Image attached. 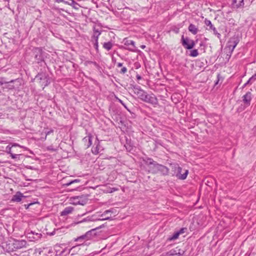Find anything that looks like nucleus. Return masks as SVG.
<instances>
[{"label": "nucleus", "instance_id": "obj_1", "mask_svg": "<svg viewBox=\"0 0 256 256\" xmlns=\"http://www.w3.org/2000/svg\"><path fill=\"white\" fill-rule=\"evenodd\" d=\"M134 92L138 98L142 100L151 104H158V100L156 98L154 94H148L144 90L141 89L140 87H134Z\"/></svg>", "mask_w": 256, "mask_h": 256}, {"label": "nucleus", "instance_id": "obj_2", "mask_svg": "<svg viewBox=\"0 0 256 256\" xmlns=\"http://www.w3.org/2000/svg\"><path fill=\"white\" fill-rule=\"evenodd\" d=\"M147 163L150 166V172L152 174L160 172L163 175H167L168 173V168L163 165L158 164L152 159H148Z\"/></svg>", "mask_w": 256, "mask_h": 256}, {"label": "nucleus", "instance_id": "obj_3", "mask_svg": "<svg viewBox=\"0 0 256 256\" xmlns=\"http://www.w3.org/2000/svg\"><path fill=\"white\" fill-rule=\"evenodd\" d=\"M111 212H112L110 210H106L100 216V218H97L95 215H93L92 216L87 217L86 218L84 219L80 222L87 221L104 220H109L110 218V216H106V215Z\"/></svg>", "mask_w": 256, "mask_h": 256}, {"label": "nucleus", "instance_id": "obj_4", "mask_svg": "<svg viewBox=\"0 0 256 256\" xmlns=\"http://www.w3.org/2000/svg\"><path fill=\"white\" fill-rule=\"evenodd\" d=\"M174 168L175 169V170L176 171V176L180 180H185L188 173V170H184V172L183 174H181L182 168L180 167L178 164H175L174 166Z\"/></svg>", "mask_w": 256, "mask_h": 256}, {"label": "nucleus", "instance_id": "obj_5", "mask_svg": "<svg viewBox=\"0 0 256 256\" xmlns=\"http://www.w3.org/2000/svg\"><path fill=\"white\" fill-rule=\"evenodd\" d=\"M204 24L207 26V30H212L214 34L216 35L218 38H220V34L217 32L216 28L213 26L210 20L206 18L204 20Z\"/></svg>", "mask_w": 256, "mask_h": 256}, {"label": "nucleus", "instance_id": "obj_6", "mask_svg": "<svg viewBox=\"0 0 256 256\" xmlns=\"http://www.w3.org/2000/svg\"><path fill=\"white\" fill-rule=\"evenodd\" d=\"M239 42L238 38L236 36L231 38L228 42V47L232 52Z\"/></svg>", "mask_w": 256, "mask_h": 256}, {"label": "nucleus", "instance_id": "obj_7", "mask_svg": "<svg viewBox=\"0 0 256 256\" xmlns=\"http://www.w3.org/2000/svg\"><path fill=\"white\" fill-rule=\"evenodd\" d=\"M252 99V94L250 92H247L246 94L242 96V102L246 106L250 104V102Z\"/></svg>", "mask_w": 256, "mask_h": 256}, {"label": "nucleus", "instance_id": "obj_8", "mask_svg": "<svg viewBox=\"0 0 256 256\" xmlns=\"http://www.w3.org/2000/svg\"><path fill=\"white\" fill-rule=\"evenodd\" d=\"M26 196H24L20 192H17L14 195L10 200L12 202H20L23 198H26Z\"/></svg>", "mask_w": 256, "mask_h": 256}, {"label": "nucleus", "instance_id": "obj_9", "mask_svg": "<svg viewBox=\"0 0 256 256\" xmlns=\"http://www.w3.org/2000/svg\"><path fill=\"white\" fill-rule=\"evenodd\" d=\"M182 45L187 49H192L194 46L193 40H189L188 38H184V36L182 37Z\"/></svg>", "mask_w": 256, "mask_h": 256}, {"label": "nucleus", "instance_id": "obj_10", "mask_svg": "<svg viewBox=\"0 0 256 256\" xmlns=\"http://www.w3.org/2000/svg\"><path fill=\"white\" fill-rule=\"evenodd\" d=\"M91 238V231H88L86 232L84 234L74 239L75 242L78 241H86L90 240Z\"/></svg>", "mask_w": 256, "mask_h": 256}, {"label": "nucleus", "instance_id": "obj_11", "mask_svg": "<svg viewBox=\"0 0 256 256\" xmlns=\"http://www.w3.org/2000/svg\"><path fill=\"white\" fill-rule=\"evenodd\" d=\"M232 6L234 8H241L244 6V0H232Z\"/></svg>", "mask_w": 256, "mask_h": 256}, {"label": "nucleus", "instance_id": "obj_12", "mask_svg": "<svg viewBox=\"0 0 256 256\" xmlns=\"http://www.w3.org/2000/svg\"><path fill=\"white\" fill-rule=\"evenodd\" d=\"M124 45L127 46H132V47L128 48V49L132 51L136 50H135L136 46L134 45V41L126 38L124 40Z\"/></svg>", "mask_w": 256, "mask_h": 256}, {"label": "nucleus", "instance_id": "obj_13", "mask_svg": "<svg viewBox=\"0 0 256 256\" xmlns=\"http://www.w3.org/2000/svg\"><path fill=\"white\" fill-rule=\"evenodd\" d=\"M92 136L90 134L83 138L82 142L87 148L90 147L92 144Z\"/></svg>", "mask_w": 256, "mask_h": 256}, {"label": "nucleus", "instance_id": "obj_14", "mask_svg": "<svg viewBox=\"0 0 256 256\" xmlns=\"http://www.w3.org/2000/svg\"><path fill=\"white\" fill-rule=\"evenodd\" d=\"M26 244V242L24 240H16L14 243V247L16 248L20 249L24 247Z\"/></svg>", "mask_w": 256, "mask_h": 256}, {"label": "nucleus", "instance_id": "obj_15", "mask_svg": "<svg viewBox=\"0 0 256 256\" xmlns=\"http://www.w3.org/2000/svg\"><path fill=\"white\" fill-rule=\"evenodd\" d=\"M74 210V208L72 206L66 207L60 213L62 216H66L71 214Z\"/></svg>", "mask_w": 256, "mask_h": 256}, {"label": "nucleus", "instance_id": "obj_16", "mask_svg": "<svg viewBox=\"0 0 256 256\" xmlns=\"http://www.w3.org/2000/svg\"><path fill=\"white\" fill-rule=\"evenodd\" d=\"M188 30L192 34H196L198 32V28L193 24H190L188 26Z\"/></svg>", "mask_w": 256, "mask_h": 256}, {"label": "nucleus", "instance_id": "obj_17", "mask_svg": "<svg viewBox=\"0 0 256 256\" xmlns=\"http://www.w3.org/2000/svg\"><path fill=\"white\" fill-rule=\"evenodd\" d=\"M97 144L95 147H92V154H97L100 152V146L99 144V142H97Z\"/></svg>", "mask_w": 256, "mask_h": 256}, {"label": "nucleus", "instance_id": "obj_18", "mask_svg": "<svg viewBox=\"0 0 256 256\" xmlns=\"http://www.w3.org/2000/svg\"><path fill=\"white\" fill-rule=\"evenodd\" d=\"M28 236L29 238H33L34 239L37 240L38 238H40V234L32 232L31 233L28 234Z\"/></svg>", "mask_w": 256, "mask_h": 256}, {"label": "nucleus", "instance_id": "obj_19", "mask_svg": "<svg viewBox=\"0 0 256 256\" xmlns=\"http://www.w3.org/2000/svg\"><path fill=\"white\" fill-rule=\"evenodd\" d=\"M58 2H62L65 4H68L70 6H72L73 4H76V2L74 0H56Z\"/></svg>", "mask_w": 256, "mask_h": 256}, {"label": "nucleus", "instance_id": "obj_20", "mask_svg": "<svg viewBox=\"0 0 256 256\" xmlns=\"http://www.w3.org/2000/svg\"><path fill=\"white\" fill-rule=\"evenodd\" d=\"M103 47L104 48L106 49L107 50H110L112 49V44L110 42H104L103 44Z\"/></svg>", "mask_w": 256, "mask_h": 256}, {"label": "nucleus", "instance_id": "obj_21", "mask_svg": "<svg viewBox=\"0 0 256 256\" xmlns=\"http://www.w3.org/2000/svg\"><path fill=\"white\" fill-rule=\"evenodd\" d=\"M179 233L177 232H174L172 236L168 238V240L171 241L177 239L179 236Z\"/></svg>", "mask_w": 256, "mask_h": 256}, {"label": "nucleus", "instance_id": "obj_22", "mask_svg": "<svg viewBox=\"0 0 256 256\" xmlns=\"http://www.w3.org/2000/svg\"><path fill=\"white\" fill-rule=\"evenodd\" d=\"M100 35V33H98V36H96L95 35H94V40H95V42L94 44V47L96 48V50H98V36Z\"/></svg>", "mask_w": 256, "mask_h": 256}, {"label": "nucleus", "instance_id": "obj_23", "mask_svg": "<svg viewBox=\"0 0 256 256\" xmlns=\"http://www.w3.org/2000/svg\"><path fill=\"white\" fill-rule=\"evenodd\" d=\"M198 54V52L197 50H193L190 52V56L192 57L197 56Z\"/></svg>", "mask_w": 256, "mask_h": 256}, {"label": "nucleus", "instance_id": "obj_24", "mask_svg": "<svg viewBox=\"0 0 256 256\" xmlns=\"http://www.w3.org/2000/svg\"><path fill=\"white\" fill-rule=\"evenodd\" d=\"M6 151L8 153L10 154L12 152V147L10 146H8L6 148Z\"/></svg>", "mask_w": 256, "mask_h": 256}, {"label": "nucleus", "instance_id": "obj_25", "mask_svg": "<svg viewBox=\"0 0 256 256\" xmlns=\"http://www.w3.org/2000/svg\"><path fill=\"white\" fill-rule=\"evenodd\" d=\"M127 72V68H126V67H123L120 71V74H125L126 72Z\"/></svg>", "mask_w": 256, "mask_h": 256}, {"label": "nucleus", "instance_id": "obj_26", "mask_svg": "<svg viewBox=\"0 0 256 256\" xmlns=\"http://www.w3.org/2000/svg\"><path fill=\"white\" fill-rule=\"evenodd\" d=\"M186 230V228H182L179 231L177 232L179 233V235L182 234H184Z\"/></svg>", "mask_w": 256, "mask_h": 256}, {"label": "nucleus", "instance_id": "obj_27", "mask_svg": "<svg viewBox=\"0 0 256 256\" xmlns=\"http://www.w3.org/2000/svg\"><path fill=\"white\" fill-rule=\"evenodd\" d=\"M10 156L12 157V159H16V158H17L19 154H12V153H11V154H10Z\"/></svg>", "mask_w": 256, "mask_h": 256}, {"label": "nucleus", "instance_id": "obj_28", "mask_svg": "<svg viewBox=\"0 0 256 256\" xmlns=\"http://www.w3.org/2000/svg\"><path fill=\"white\" fill-rule=\"evenodd\" d=\"M80 182V180H78V179H76V180H72L71 182H68V184H67V185L68 186H69L71 184H72V183H74V182Z\"/></svg>", "mask_w": 256, "mask_h": 256}, {"label": "nucleus", "instance_id": "obj_29", "mask_svg": "<svg viewBox=\"0 0 256 256\" xmlns=\"http://www.w3.org/2000/svg\"><path fill=\"white\" fill-rule=\"evenodd\" d=\"M47 150H51L52 152H54L56 150V148H53V147L52 146H48L47 148Z\"/></svg>", "mask_w": 256, "mask_h": 256}, {"label": "nucleus", "instance_id": "obj_30", "mask_svg": "<svg viewBox=\"0 0 256 256\" xmlns=\"http://www.w3.org/2000/svg\"><path fill=\"white\" fill-rule=\"evenodd\" d=\"M118 190V188H110V191H108V192H110V193H112L113 192H114V191H116V190Z\"/></svg>", "mask_w": 256, "mask_h": 256}, {"label": "nucleus", "instance_id": "obj_31", "mask_svg": "<svg viewBox=\"0 0 256 256\" xmlns=\"http://www.w3.org/2000/svg\"><path fill=\"white\" fill-rule=\"evenodd\" d=\"M184 253V252L183 250H182V252H178V253H176V254L177 255V256H182Z\"/></svg>", "mask_w": 256, "mask_h": 256}, {"label": "nucleus", "instance_id": "obj_32", "mask_svg": "<svg viewBox=\"0 0 256 256\" xmlns=\"http://www.w3.org/2000/svg\"><path fill=\"white\" fill-rule=\"evenodd\" d=\"M74 204H81V205L84 204L82 202H81L80 200H78L77 202H74Z\"/></svg>", "mask_w": 256, "mask_h": 256}, {"label": "nucleus", "instance_id": "obj_33", "mask_svg": "<svg viewBox=\"0 0 256 256\" xmlns=\"http://www.w3.org/2000/svg\"><path fill=\"white\" fill-rule=\"evenodd\" d=\"M53 132V130H50V131H48V132H46V137H45V139H46V136L50 134V133L52 132Z\"/></svg>", "mask_w": 256, "mask_h": 256}, {"label": "nucleus", "instance_id": "obj_34", "mask_svg": "<svg viewBox=\"0 0 256 256\" xmlns=\"http://www.w3.org/2000/svg\"><path fill=\"white\" fill-rule=\"evenodd\" d=\"M32 203L29 204H28V205L25 204L24 206H25L26 208L28 209V208L29 206L32 205Z\"/></svg>", "mask_w": 256, "mask_h": 256}, {"label": "nucleus", "instance_id": "obj_35", "mask_svg": "<svg viewBox=\"0 0 256 256\" xmlns=\"http://www.w3.org/2000/svg\"><path fill=\"white\" fill-rule=\"evenodd\" d=\"M98 33H100L98 30H96L94 32V35H95L96 36H98Z\"/></svg>", "mask_w": 256, "mask_h": 256}, {"label": "nucleus", "instance_id": "obj_36", "mask_svg": "<svg viewBox=\"0 0 256 256\" xmlns=\"http://www.w3.org/2000/svg\"><path fill=\"white\" fill-rule=\"evenodd\" d=\"M117 66H118V67H121V66H122V63H120V62H119V63H118V64H117Z\"/></svg>", "mask_w": 256, "mask_h": 256}, {"label": "nucleus", "instance_id": "obj_37", "mask_svg": "<svg viewBox=\"0 0 256 256\" xmlns=\"http://www.w3.org/2000/svg\"><path fill=\"white\" fill-rule=\"evenodd\" d=\"M136 78L138 80H141L142 79V77L140 76V75H137L136 76Z\"/></svg>", "mask_w": 256, "mask_h": 256}, {"label": "nucleus", "instance_id": "obj_38", "mask_svg": "<svg viewBox=\"0 0 256 256\" xmlns=\"http://www.w3.org/2000/svg\"><path fill=\"white\" fill-rule=\"evenodd\" d=\"M119 102L125 107L126 108V106L124 105V104L123 103L122 101L121 100H119Z\"/></svg>", "mask_w": 256, "mask_h": 256}, {"label": "nucleus", "instance_id": "obj_39", "mask_svg": "<svg viewBox=\"0 0 256 256\" xmlns=\"http://www.w3.org/2000/svg\"><path fill=\"white\" fill-rule=\"evenodd\" d=\"M140 48H142L144 49L146 48V46L144 45H142V46H140Z\"/></svg>", "mask_w": 256, "mask_h": 256}, {"label": "nucleus", "instance_id": "obj_40", "mask_svg": "<svg viewBox=\"0 0 256 256\" xmlns=\"http://www.w3.org/2000/svg\"><path fill=\"white\" fill-rule=\"evenodd\" d=\"M254 132L256 134V126L254 128Z\"/></svg>", "mask_w": 256, "mask_h": 256}, {"label": "nucleus", "instance_id": "obj_41", "mask_svg": "<svg viewBox=\"0 0 256 256\" xmlns=\"http://www.w3.org/2000/svg\"><path fill=\"white\" fill-rule=\"evenodd\" d=\"M18 146L17 144H14L12 146Z\"/></svg>", "mask_w": 256, "mask_h": 256}]
</instances>
